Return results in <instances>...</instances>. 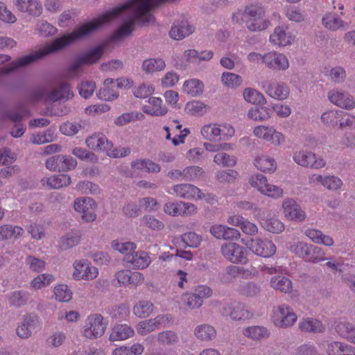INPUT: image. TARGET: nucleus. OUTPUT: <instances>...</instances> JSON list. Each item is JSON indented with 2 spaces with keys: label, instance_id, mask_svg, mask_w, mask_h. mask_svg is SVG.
Segmentation results:
<instances>
[{
  "label": "nucleus",
  "instance_id": "f257e3e1",
  "mask_svg": "<svg viewBox=\"0 0 355 355\" xmlns=\"http://www.w3.org/2000/svg\"><path fill=\"white\" fill-rule=\"evenodd\" d=\"M73 96L71 86L68 83H62L54 89L47 87H39L31 93V98L35 101L55 102L60 100L67 101Z\"/></svg>",
  "mask_w": 355,
  "mask_h": 355
},
{
  "label": "nucleus",
  "instance_id": "f03ea898",
  "mask_svg": "<svg viewBox=\"0 0 355 355\" xmlns=\"http://www.w3.org/2000/svg\"><path fill=\"white\" fill-rule=\"evenodd\" d=\"M85 143L89 148L98 152H105L112 157H121L130 153L128 149L113 150V144L103 134H94L86 139Z\"/></svg>",
  "mask_w": 355,
  "mask_h": 355
},
{
  "label": "nucleus",
  "instance_id": "7ed1b4c3",
  "mask_svg": "<svg viewBox=\"0 0 355 355\" xmlns=\"http://www.w3.org/2000/svg\"><path fill=\"white\" fill-rule=\"evenodd\" d=\"M243 19L250 31H261L268 28L269 22L265 17L263 8L257 5H250L245 8Z\"/></svg>",
  "mask_w": 355,
  "mask_h": 355
},
{
  "label": "nucleus",
  "instance_id": "20e7f679",
  "mask_svg": "<svg viewBox=\"0 0 355 355\" xmlns=\"http://www.w3.org/2000/svg\"><path fill=\"white\" fill-rule=\"evenodd\" d=\"M289 250L306 261L317 263L327 259L321 248L304 242L291 245Z\"/></svg>",
  "mask_w": 355,
  "mask_h": 355
},
{
  "label": "nucleus",
  "instance_id": "39448f33",
  "mask_svg": "<svg viewBox=\"0 0 355 355\" xmlns=\"http://www.w3.org/2000/svg\"><path fill=\"white\" fill-rule=\"evenodd\" d=\"M297 319V315L288 304H282L273 308L272 322L277 327H291L295 323Z\"/></svg>",
  "mask_w": 355,
  "mask_h": 355
},
{
  "label": "nucleus",
  "instance_id": "423d86ee",
  "mask_svg": "<svg viewBox=\"0 0 355 355\" xmlns=\"http://www.w3.org/2000/svg\"><path fill=\"white\" fill-rule=\"evenodd\" d=\"M249 184L265 196L272 198H279L283 196L284 191L281 187L270 184L262 174L256 173L250 176Z\"/></svg>",
  "mask_w": 355,
  "mask_h": 355
},
{
  "label": "nucleus",
  "instance_id": "0eeeda50",
  "mask_svg": "<svg viewBox=\"0 0 355 355\" xmlns=\"http://www.w3.org/2000/svg\"><path fill=\"white\" fill-rule=\"evenodd\" d=\"M103 318L101 314L89 315L83 327L84 336L89 339L99 338L103 335L106 325L103 322Z\"/></svg>",
  "mask_w": 355,
  "mask_h": 355
},
{
  "label": "nucleus",
  "instance_id": "6e6552de",
  "mask_svg": "<svg viewBox=\"0 0 355 355\" xmlns=\"http://www.w3.org/2000/svg\"><path fill=\"white\" fill-rule=\"evenodd\" d=\"M224 257L232 263H245L248 261L247 250L236 243H227L221 246Z\"/></svg>",
  "mask_w": 355,
  "mask_h": 355
},
{
  "label": "nucleus",
  "instance_id": "1a4fd4ad",
  "mask_svg": "<svg viewBox=\"0 0 355 355\" xmlns=\"http://www.w3.org/2000/svg\"><path fill=\"white\" fill-rule=\"evenodd\" d=\"M75 210L81 213L82 219L87 222L91 223L96 219L95 209L96 208V202L90 198H78L73 204Z\"/></svg>",
  "mask_w": 355,
  "mask_h": 355
},
{
  "label": "nucleus",
  "instance_id": "9d476101",
  "mask_svg": "<svg viewBox=\"0 0 355 355\" xmlns=\"http://www.w3.org/2000/svg\"><path fill=\"white\" fill-rule=\"evenodd\" d=\"M293 159L302 166L315 169L323 168L326 164L323 159L317 158L313 153L306 150L295 152L293 155Z\"/></svg>",
  "mask_w": 355,
  "mask_h": 355
},
{
  "label": "nucleus",
  "instance_id": "9b49d317",
  "mask_svg": "<svg viewBox=\"0 0 355 355\" xmlns=\"http://www.w3.org/2000/svg\"><path fill=\"white\" fill-rule=\"evenodd\" d=\"M74 272L73 277L76 280H92L95 279L98 275V269L92 266L87 259H81L76 261L73 263Z\"/></svg>",
  "mask_w": 355,
  "mask_h": 355
},
{
  "label": "nucleus",
  "instance_id": "f8f14e48",
  "mask_svg": "<svg viewBox=\"0 0 355 355\" xmlns=\"http://www.w3.org/2000/svg\"><path fill=\"white\" fill-rule=\"evenodd\" d=\"M103 53L102 47H96L91 51L80 55L69 67L70 72L74 73L80 69L84 64H92L97 62Z\"/></svg>",
  "mask_w": 355,
  "mask_h": 355
},
{
  "label": "nucleus",
  "instance_id": "ddd939ff",
  "mask_svg": "<svg viewBox=\"0 0 355 355\" xmlns=\"http://www.w3.org/2000/svg\"><path fill=\"white\" fill-rule=\"evenodd\" d=\"M248 246L252 252L263 257H271L276 252V246L271 241L259 238L252 239Z\"/></svg>",
  "mask_w": 355,
  "mask_h": 355
},
{
  "label": "nucleus",
  "instance_id": "4468645a",
  "mask_svg": "<svg viewBox=\"0 0 355 355\" xmlns=\"http://www.w3.org/2000/svg\"><path fill=\"white\" fill-rule=\"evenodd\" d=\"M171 317L168 314L158 315L154 318L139 322L137 327V333L141 336H146L155 329L166 321H169Z\"/></svg>",
  "mask_w": 355,
  "mask_h": 355
},
{
  "label": "nucleus",
  "instance_id": "2eb2a0df",
  "mask_svg": "<svg viewBox=\"0 0 355 355\" xmlns=\"http://www.w3.org/2000/svg\"><path fill=\"white\" fill-rule=\"evenodd\" d=\"M173 191L177 197L186 200L202 199L206 196L199 188L187 183L175 185Z\"/></svg>",
  "mask_w": 355,
  "mask_h": 355
},
{
  "label": "nucleus",
  "instance_id": "dca6fc26",
  "mask_svg": "<svg viewBox=\"0 0 355 355\" xmlns=\"http://www.w3.org/2000/svg\"><path fill=\"white\" fill-rule=\"evenodd\" d=\"M328 98L331 103L341 108L352 110L355 107V101L347 92L332 89L328 92Z\"/></svg>",
  "mask_w": 355,
  "mask_h": 355
},
{
  "label": "nucleus",
  "instance_id": "f3484780",
  "mask_svg": "<svg viewBox=\"0 0 355 355\" xmlns=\"http://www.w3.org/2000/svg\"><path fill=\"white\" fill-rule=\"evenodd\" d=\"M263 63L273 71H284L289 67L287 58L284 54L275 51L264 54Z\"/></svg>",
  "mask_w": 355,
  "mask_h": 355
},
{
  "label": "nucleus",
  "instance_id": "a211bd4d",
  "mask_svg": "<svg viewBox=\"0 0 355 355\" xmlns=\"http://www.w3.org/2000/svg\"><path fill=\"white\" fill-rule=\"evenodd\" d=\"M263 87L269 96L277 100L286 99L290 94L289 87L284 83L269 81L266 82Z\"/></svg>",
  "mask_w": 355,
  "mask_h": 355
},
{
  "label": "nucleus",
  "instance_id": "6ab92c4d",
  "mask_svg": "<svg viewBox=\"0 0 355 355\" xmlns=\"http://www.w3.org/2000/svg\"><path fill=\"white\" fill-rule=\"evenodd\" d=\"M284 214L286 218L296 221H304L306 214L300 206L292 198L285 199L282 203Z\"/></svg>",
  "mask_w": 355,
  "mask_h": 355
},
{
  "label": "nucleus",
  "instance_id": "aec40b11",
  "mask_svg": "<svg viewBox=\"0 0 355 355\" xmlns=\"http://www.w3.org/2000/svg\"><path fill=\"white\" fill-rule=\"evenodd\" d=\"M221 313L224 316H229L233 320H241L248 318L249 312L245 306L239 302H233L225 304Z\"/></svg>",
  "mask_w": 355,
  "mask_h": 355
},
{
  "label": "nucleus",
  "instance_id": "412c9836",
  "mask_svg": "<svg viewBox=\"0 0 355 355\" xmlns=\"http://www.w3.org/2000/svg\"><path fill=\"white\" fill-rule=\"evenodd\" d=\"M14 5L18 10L33 17H38L42 12V3L37 0H15Z\"/></svg>",
  "mask_w": 355,
  "mask_h": 355
},
{
  "label": "nucleus",
  "instance_id": "4be33fe9",
  "mask_svg": "<svg viewBox=\"0 0 355 355\" xmlns=\"http://www.w3.org/2000/svg\"><path fill=\"white\" fill-rule=\"evenodd\" d=\"M126 263H130L132 268L144 269L150 263L151 259L148 254L144 251L133 252L125 258Z\"/></svg>",
  "mask_w": 355,
  "mask_h": 355
},
{
  "label": "nucleus",
  "instance_id": "5701e85b",
  "mask_svg": "<svg viewBox=\"0 0 355 355\" xmlns=\"http://www.w3.org/2000/svg\"><path fill=\"white\" fill-rule=\"evenodd\" d=\"M148 103L143 107V112L147 114L160 116L165 115L168 112L167 107L160 98L150 97Z\"/></svg>",
  "mask_w": 355,
  "mask_h": 355
},
{
  "label": "nucleus",
  "instance_id": "b1692460",
  "mask_svg": "<svg viewBox=\"0 0 355 355\" xmlns=\"http://www.w3.org/2000/svg\"><path fill=\"white\" fill-rule=\"evenodd\" d=\"M322 23L325 28L335 31L338 29H347L348 24L344 21L336 13L327 12L322 18Z\"/></svg>",
  "mask_w": 355,
  "mask_h": 355
},
{
  "label": "nucleus",
  "instance_id": "393cba45",
  "mask_svg": "<svg viewBox=\"0 0 355 355\" xmlns=\"http://www.w3.org/2000/svg\"><path fill=\"white\" fill-rule=\"evenodd\" d=\"M336 332L352 343L355 342V324L348 321H340L335 325Z\"/></svg>",
  "mask_w": 355,
  "mask_h": 355
},
{
  "label": "nucleus",
  "instance_id": "a878e982",
  "mask_svg": "<svg viewBox=\"0 0 355 355\" xmlns=\"http://www.w3.org/2000/svg\"><path fill=\"white\" fill-rule=\"evenodd\" d=\"M326 352L328 355H351L349 353L355 352L354 347L339 341H333L327 343Z\"/></svg>",
  "mask_w": 355,
  "mask_h": 355
},
{
  "label": "nucleus",
  "instance_id": "bb28decb",
  "mask_svg": "<svg viewBox=\"0 0 355 355\" xmlns=\"http://www.w3.org/2000/svg\"><path fill=\"white\" fill-rule=\"evenodd\" d=\"M298 326L301 331L305 332L322 333L325 329V327L320 320L313 318L302 319Z\"/></svg>",
  "mask_w": 355,
  "mask_h": 355
},
{
  "label": "nucleus",
  "instance_id": "cd10ccee",
  "mask_svg": "<svg viewBox=\"0 0 355 355\" xmlns=\"http://www.w3.org/2000/svg\"><path fill=\"white\" fill-rule=\"evenodd\" d=\"M194 335L202 341H211L216 338V330L209 324H201L195 328Z\"/></svg>",
  "mask_w": 355,
  "mask_h": 355
},
{
  "label": "nucleus",
  "instance_id": "c85d7f7f",
  "mask_svg": "<svg viewBox=\"0 0 355 355\" xmlns=\"http://www.w3.org/2000/svg\"><path fill=\"white\" fill-rule=\"evenodd\" d=\"M135 332L131 327L127 324L115 325L110 335L112 341L123 340L133 336Z\"/></svg>",
  "mask_w": 355,
  "mask_h": 355
},
{
  "label": "nucleus",
  "instance_id": "c756f323",
  "mask_svg": "<svg viewBox=\"0 0 355 355\" xmlns=\"http://www.w3.org/2000/svg\"><path fill=\"white\" fill-rule=\"evenodd\" d=\"M254 164L257 169L265 173H273L277 168L275 160L263 155L257 156L254 159Z\"/></svg>",
  "mask_w": 355,
  "mask_h": 355
},
{
  "label": "nucleus",
  "instance_id": "7c9ffc66",
  "mask_svg": "<svg viewBox=\"0 0 355 355\" xmlns=\"http://www.w3.org/2000/svg\"><path fill=\"white\" fill-rule=\"evenodd\" d=\"M194 31V28L187 21H182L180 24L172 26L169 35L171 38L177 40L189 36Z\"/></svg>",
  "mask_w": 355,
  "mask_h": 355
},
{
  "label": "nucleus",
  "instance_id": "2f4dec72",
  "mask_svg": "<svg viewBox=\"0 0 355 355\" xmlns=\"http://www.w3.org/2000/svg\"><path fill=\"white\" fill-rule=\"evenodd\" d=\"M270 41L275 45L285 46L291 43V37L284 27L278 26L270 36Z\"/></svg>",
  "mask_w": 355,
  "mask_h": 355
},
{
  "label": "nucleus",
  "instance_id": "473e14b6",
  "mask_svg": "<svg viewBox=\"0 0 355 355\" xmlns=\"http://www.w3.org/2000/svg\"><path fill=\"white\" fill-rule=\"evenodd\" d=\"M24 230L19 226L6 224L0 226V241L17 239L22 234Z\"/></svg>",
  "mask_w": 355,
  "mask_h": 355
},
{
  "label": "nucleus",
  "instance_id": "72a5a7b5",
  "mask_svg": "<svg viewBox=\"0 0 355 355\" xmlns=\"http://www.w3.org/2000/svg\"><path fill=\"white\" fill-rule=\"evenodd\" d=\"M166 67L165 62L160 58H148L144 60L141 68L146 74L161 71Z\"/></svg>",
  "mask_w": 355,
  "mask_h": 355
},
{
  "label": "nucleus",
  "instance_id": "f704fd0d",
  "mask_svg": "<svg viewBox=\"0 0 355 355\" xmlns=\"http://www.w3.org/2000/svg\"><path fill=\"white\" fill-rule=\"evenodd\" d=\"M35 327V317L27 315L24 318L22 323L17 328V334L19 337L26 339L31 336L32 331Z\"/></svg>",
  "mask_w": 355,
  "mask_h": 355
},
{
  "label": "nucleus",
  "instance_id": "c9c22d12",
  "mask_svg": "<svg viewBox=\"0 0 355 355\" xmlns=\"http://www.w3.org/2000/svg\"><path fill=\"white\" fill-rule=\"evenodd\" d=\"M270 285L274 289L284 293H290L293 290L291 281L285 276L277 275L272 277Z\"/></svg>",
  "mask_w": 355,
  "mask_h": 355
},
{
  "label": "nucleus",
  "instance_id": "e433bc0d",
  "mask_svg": "<svg viewBox=\"0 0 355 355\" xmlns=\"http://www.w3.org/2000/svg\"><path fill=\"white\" fill-rule=\"evenodd\" d=\"M46 182L49 189H59L69 185L71 180L70 176L67 174H58L46 178Z\"/></svg>",
  "mask_w": 355,
  "mask_h": 355
},
{
  "label": "nucleus",
  "instance_id": "4c0bfd02",
  "mask_svg": "<svg viewBox=\"0 0 355 355\" xmlns=\"http://www.w3.org/2000/svg\"><path fill=\"white\" fill-rule=\"evenodd\" d=\"M114 83V80L112 78H107L104 80L103 87L97 93V96L99 99L111 101L118 98V92L110 87Z\"/></svg>",
  "mask_w": 355,
  "mask_h": 355
},
{
  "label": "nucleus",
  "instance_id": "58836bf2",
  "mask_svg": "<svg viewBox=\"0 0 355 355\" xmlns=\"http://www.w3.org/2000/svg\"><path fill=\"white\" fill-rule=\"evenodd\" d=\"M245 101L254 105H265L267 102L265 96L254 88H245L243 92Z\"/></svg>",
  "mask_w": 355,
  "mask_h": 355
},
{
  "label": "nucleus",
  "instance_id": "ea45409f",
  "mask_svg": "<svg viewBox=\"0 0 355 355\" xmlns=\"http://www.w3.org/2000/svg\"><path fill=\"white\" fill-rule=\"evenodd\" d=\"M261 225L266 230L274 234H279L284 230L283 223L272 216H268L266 218H263Z\"/></svg>",
  "mask_w": 355,
  "mask_h": 355
},
{
  "label": "nucleus",
  "instance_id": "a19ab883",
  "mask_svg": "<svg viewBox=\"0 0 355 355\" xmlns=\"http://www.w3.org/2000/svg\"><path fill=\"white\" fill-rule=\"evenodd\" d=\"M153 310L154 304L149 300H141L133 307L134 314L141 318L149 316Z\"/></svg>",
  "mask_w": 355,
  "mask_h": 355
},
{
  "label": "nucleus",
  "instance_id": "79ce46f5",
  "mask_svg": "<svg viewBox=\"0 0 355 355\" xmlns=\"http://www.w3.org/2000/svg\"><path fill=\"white\" fill-rule=\"evenodd\" d=\"M131 167L137 170H145L148 173H158L161 169V167L158 164H156L149 159H137L133 161L131 163Z\"/></svg>",
  "mask_w": 355,
  "mask_h": 355
},
{
  "label": "nucleus",
  "instance_id": "37998d69",
  "mask_svg": "<svg viewBox=\"0 0 355 355\" xmlns=\"http://www.w3.org/2000/svg\"><path fill=\"white\" fill-rule=\"evenodd\" d=\"M28 297V293L24 291H15L7 295L9 303L15 307H21L26 304Z\"/></svg>",
  "mask_w": 355,
  "mask_h": 355
},
{
  "label": "nucleus",
  "instance_id": "c03bdc74",
  "mask_svg": "<svg viewBox=\"0 0 355 355\" xmlns=\"http://www.w3.org/2000/svg\"><path fill=\"white\" fill-rule=\"evenodd\" d=\"M223 130L215 123L207 124L202 127L201 135L209 141H213L220 139Z\"/></svg>",
  "mask_w": 355,
  "mask_h": 355
},
{
  "label": "nucleus",
  "instance_id": "a18cd8bd",
  "mask_svg": "<svg viewBox=\"0 0 355 355\" xmlns=\"http://www.w3.org/2000/svg\"><path fill=\"white\" fill-rule=\"evenodd\" d=\"M220 80L225 87L230 89L238 88L243 83V78L240 75L232 72H223Z\"/></svg>",
  "mask_w": 355,
  "mask_h": 355
},
{
  "label": "nucleus",
  "instance_id": "49530a36",
  "mask_svg": "<svg viewBox=\"0 0 355 355\" xmlns=\"http://www.w3.org/2000/svg\"><path fill=\"white\" fill-rule=\"evenodd\" d=\"M243 334L245 336L252 340H260L269 336L266 328L261 326H252L243 329Z\"/></svg>",
  "mask_w": 355,
  "mask_h": 355
},
{
  "label": "nucleus",
  "instance_id": "de8ad7c7",
  "mask_svg": "<svg viewBox=\"0 0 355 355\" xmlns=\"http://www.w3.org/2000/svg\"><path fill=\"white\" fill-rule=\"evenodd\" d=\"M35 31L43 37H46L55 35L57 28L46 20H38L35 25Z\"/></svg>",
  "mask_w": 355,
  "mask_h": 355
},
{
  "label": "nucleus",
  "instance_id": "09e8293b",
  "mask_svg": "<svg viewBox=\"0 0 355 355\" xmlns=\"http://www.w3.org/2000/svg\"><path fill=\"white\" fill-rule=\"evenodd\" d=\"M271 110L268 107L259 108H251L248 113V116L254 121H266L270 118Z\"/></svg>",
  "mask_w": 355,
  "mask_h": 355
},
{
  "label": "nucleus",
  "instance_id": "8fccbe9b",
  "mask_svg": "<svg viewBox=\"0 0 355 355\" xmlns=\"http://www.w3.org/2000/svg\"><path fill=\"white\" fill-rule=\"evenodd\" d=\"M85 123L83 124L77 122H65L60 127V132L67 136H73L76 135L81 129L84 128Z\"/></svg>",
  "mask_w": 355,
  "mask_h": 355
},
{
  "label": "nucleus",
  "instance_id": "3c124183",
  "mask_svg": "<svg viewBox=\"0 0 355 355\" xmlns=\"http://www.w3.org/2000/svg\"><path fill=\"white\" fill-rule=\"evenodd\" d=\"M184 89L193 96L200 95L203 91V84L198 79L186 80L183 85Z\"/></svg>",
  "mask_w": 355,
  "mask_h": 355
},
{
  "label": "nucleus",
  "instance_id": "603ef678",
  "mask_svg": "<svg viewBox=\"0 0 355 355\" xmlns=\"http://www.w3.org/2000/svg\"><path fill=\"white\" fill-rule=\"evenodd\" d=\"M55 300L60 302H67L72 298V292L68 286L60 284L54 288Z\"/></svg>",
  "mask_w": 355,
  "mask_h": 355
},
{
  "label": "nucleus",
  "instance_id": "864d4df0",
  "mask_svg": "<svg viewBox=\"0 0 355 355\" xmlns=\"http://www.w3.org/2000/svg\"><path fill=\"white\" fill-rule=\"evenodd\" d=\"M214 162L224 167H232L236 164V158L225 153H218L214 156Z\"/></svg>",
  "mask_w": 355,
  "mask_h": 355
},
{
  "label": "nucleus",
  "instance_id": "5fc2aeb1",
  "mask_svg": "<svg viewBox=\"0 0 355 355\" xmlns=\"http://www.w3.org/2000/svg\"><path fill=\"white\" fill-rule=\"evenodd\" d=\"M72 153L73 155L83 161H87L92 163H97L98 161V157L95 153L82 148H75L73 150Z\"/></svg>",
  "mask_w": 355,
  "mask_h": 355
},
{
  "label": "nucleus",
  "instance_id": "6e6d98bb",
  "mask_svg": "<svg viewBox=\"0 0 355 355\" xmlns=\"http://www.w3.org/2000/svg\"><path fill=\"white\" fill-rule=\"evenodd\" d=\"M239 177V173L232 169L219 171L216 175V180L220 183H232Z\"/></svg>",
  "mask_w": 355,
  "mask_h": 355
},
{
  "label": "nucleus",
  "instance_id": "4d7b16f0",
  "mask_svg": "<svg viewBox=\"0 0 355 355\" xmlns=\"http://www.w3.org/2000/svg\"><path fill=\"white\" fill-rule=\"evenodd\" d=\"M204 171L202 168L197 166H191L183 170V180L185 181H194L198 179Z\"/></svg>",
  "mask_w": 355,
  "mask_h": 355
},
{
  "label": "nucleus",
  "instance_id": "13d9d810",
  "mask_svg": "<svg viewBox=\"0 0 355 355\" xmlns=\"http://www.w3.org/2000/svg\"><path fill=\"white\" fill-rule=\"evenodd\" d=\"M181 241L190 248H197L200 245L202 238L195 232H189L181 236Z\"/></svg>",
  "mask_w": 355,
  "mask_h": 355
},
{
  "label": "nucleus",
  "instance_id": "bf43d9fd",
  "mask_svg": "<svg viewBox=\"0 0 355 355\" xmlns=\"http://www.w3.org/2000/svg\"><path fill=\"white\" fill-rule=\"evenodd\" d=\"M112 246L114 250H118L121 253L125 254V257H128V254H132L136 248V245L134 243H119L117 241H113L112 243Z\"/></svg>",
  "mask_w": 355,
  "mask_h": 355
},
{
  "label": "nucleus",
  "instance_id": "052dcab7",
  "mask_svg": "<svg viewBox=\"0 0 355 355\" xmlns=\"http://www.w3.org/2000/svg\"><path fill=\"white\" fill-rule=\"evenodd\" d=\"M54 277L51 274H42L34 278L31 282V286L35 289H40L44 286L50 284Z\"/></svg>",
  "mask_w": 355,
  "mask_h": 355
},
{
  "label": "nucleus",
  "instance_id": "680f3d73",
  "mask_svg": "<svg viewBox=\"0 0 355 355\" xmlns=\"http://www.w3.org/2000/svg\"><path fill=\"white\" fill-rule=\"evenodd\" d=\"M80 236L76 234H67L62 238L60 247L62 250H66L78 245L80 241Z\"/></svg>",
  "mask_w": 355,
  "mask_h": 355
},
{
  "label": "nucleus",
  "instance_id": "e2e57ef3",
  "mask_svg": "<svg viewBox=\"0 0 355 355\" xmlns=\"http://www.w3.org/2000/svg\"><path fill=\"white\" fill-rule=\"evenodd\" d=\"M96 88V83L92 80L82 82L78 87L80 95L84 98L90 97Z\"/></svg>",
  "mask_w": 355,
  "mask_h": 355
},
{
  "label": "nucleus",
  "instance_id": "0e129e2a",
  "mask_svg": "<svg viewBox=\"0 0 355 355\" xmlns=\"http://www.w3.org/2000/svg\"><path fill=\"white\" fill-rule=\"evenodd\" d=\"M184 304L189 309H198L203 304V300L200 299L193 293H187L182 296Z\"/></svg>",
  "mask_w": 355,
  "mask_h": 355
},
{
  "label": "nucleus",
  "instance_id": "69168bd1",
  "mask_svg": "<svg viewBox=\"0 0 355 355\" xmlns=\"http://www.w3.org/2000/svg\"><path fill=\"white\" fill-rule=\"evenodd\" d=\"M338 110H330L324 112L321 116V121L327 125L334 127L338 123L339 113Z\"/></svg>",
  "mask_w": 355,
  "mask_h": 355
},
{
  "label": "nucleus",
  "instance_id": "338daca9",
  "mask_svg": "<svg viewBox=\"0 0 355 355\" xmlns=\"http://www.w3.org/2000/svg\"><path fill=\"white\" fill-rule=\"evenodd\" d=\"M157 340L163 345H173L178 341V337L175 332L168 330L159 333Z\"/></svg>",
  "mask_w": 355,
  "mask_h": 355
},
{
  "label": "nucleus",
  "instance_id": "774afa93",
  "mask_svg": "<svg viewBox=\"0 0 355 355\" xmlns=\"http://www.w3.org/2000/svg\"><path fill=\"white\" fill-rule=\"evenodd\" d=\"M239 269L237 266H230L226 268L225 273L220 275V282L223 283H229L236 278H239Z\"/></svg>",
  "mask_w": 355,
  "mask_h": 355
}]
</instances>
